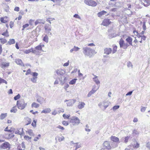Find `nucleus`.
<instances>
[{
	"label": "nucleus",
	"mask_w": 150,
	"mask_h": 150,
	"mask_svg": "<svg viewBox=\"0 0 150 150\" xmlns=\"http://www.w3.org/2000/svg\"><path fill=\"white\" fill-rule=\"evenodd\" d=\"M117 46L116 45L113 46V49L112 50V54H114L117 51Z\"/></svg>",
	"instance_id": "f704fd0d"
},
{
	"label": "nucleus",
	"mask_w": 150,
	"mask_h": 150,
	"mask_svg": "<svg viewBox=\"0 0 150 150\" xmlns=\"http://www.w3.org/2000/svg\"><path fill=\"white\" fill-rule=\"evenodd\" d=\"M99 87L98 88H97L95 89H94V88H93L92 90L90 92H89L88 93V97H89L91 96L93 93H94L98 89Z\"/></svg>",
	"instance_id": "dca6fc26"
},
{
	"label": "nucleus",
	"mask_w": 150,
	"mask_h": 150,
	"mask_svg": "<svg viewBox=\"0 0 150 150\" xmlns=\"http://www.w3.org/2000/svg\"><path fill=\"white\" fill-rule=\"evenodd\" d=\"M112 52V49L109 47H106L104 49V53L107 55H109Z\"/></svg>",
	"instance_id": "9b49d317"
},
{
	"label": "nucleus",
	"mask_w": 150,
	"mask_h": 150,
	"mask_svg": "<svg viewBox=\"0 0 150 150\" xmlns=\"http://www.w3.org/2000/svg\"><path fill=\"white\" fill-rule=\"evenodd\" d=\"M143 30H145L146 29V26L145 25V22H143Z\"/></svg>",
	"instance_id": "4d7b16f0"
},
{
	"label": "nucleus",
	"mask_w": 150,
	"mask_h": 150,
	"mask_svg": "<svg viewBox=\"0 0 150 150\" xmlns=\"http://www.w3.org/2000/svg\"><path fill=\"white\" fill-rule=\"evenodd\" d=\"M38 75V74L36 72H34L33 73V77H37Z\"/></svg>",
	"instance_id": "e2e57ef3"
},
{
	"label": "nucleus",
	"mask_w": 150,
	"mask_h": 150,
	"mask_svg": "<svg viewBox=\"0 0 150 150\" xmlns=\"http://www.w3.org/2000/svg\"><path fill=\"white\" fill-rule=\"evenodd\" d=\"M45 21L43 20L42 19H38L36 20L35 22V25H37L39 23H41L43 24H45Z\"/></svg>",
	"instance_id": "6ab92c4d"
},
{
	"label": "nucleus",
	"mask_w": 150,
	"mask_h": 150,
	"mask_svg": "<svg viewBox=\"0 0 150 150\" xmlns=\"http://www.w3.org/2000/svg\"><path fill=\"white\" fill-rule=\"evenodd\" d=\"M78 143H79L78 142L75 143V144H76V146H75L76 147V148L77 149L80 148L81 147V144H80L79 145H78Z\"/></svg>",
	"instance_id": "052dcab7"
},
{
	"label": "nucleus",
	"mask_w": 150,
	"mask_h": 150,
	"mask_svg": "<svg viewBox=\"0 0 150 150\" xmlns=\"http://www.w3.org/2000/svg\"><path fill=\"white\" fill-rule=\"evenodd\" d=\"M136 35L138 38H140V37L141 38L142 36L141 35V34H140L138 32H137V35Z\"/></svg>",
	"instance_id": "69168bd1"
},
{
	"label": "nucleus",
	"mask_w": 150,
	"mask_h": 150,
	"mask_svg": "<svg viewBox=\"0 0 150 150\" xmlns=\"http://www.w3.org/2000/svg\"><path fill=\"white\" fill-rule=\"evenodd\" d=\"M44 46V45H39L35 47L36 50H42V47Z\"/></svg>",
	"instance_id": "7c9ffc66"
},
{
	"label": "nucleus",
	"mask_w": 150,
	"mask_h": 150,
	"mask_svg": "<svg viewBox=\"0 0 150 150\" xmlns=\"http://www.w3.org/2000/svg\"><path fill=\"white\" fill-rule=\"evenodd\" d=\"M83 53L84 55L89 58L92 57L96 52L95 50L88 47H83Z\"/></svg>",
	"instance_id": "f03ea898"
},
{
	"label": "nucleus",
	"mask_w": 150,
	"mask_h": 150,
	"mask_svg": "<svg viewBox=\"0 0 150 150\" xmlns=\"http://www.w3.org/2000/svg\"><path fill=\"white\" fill-rule=\"evenodd\" d=\"M17 105L18 108L21 110L24 109L26 106L27 103H25L23 100L17 101Z\"/></svg>",
	"instance_id": "7ed1b4c3"
},
{
	"label": "nucleus",
	"mask_w": 150,
	"mask_h": 150,
	"mask_svg": "<svg viewBox=\"0 0 150 150\" xmlns=\"http://www.w3.org/2000/svg\"><path fill=\"white\" fill-rule=\"evenodd\" d=\"M32 51V48H30L29 50H23V52L25 54H28L31 52Z\"/></svg>",
	"instance_id": "c85d7f7f"
},
{
	"label": "nucleus",
	"mask_w": 150,
	"mask_h": 150,
	"mask_svg": "<svg viewBox=\"0 0 150 150\" xmlns=\"http://www.w3.org/2000/svg\"><path fill=\"white\" fill-rule=\"evenodd\" d=\"M94 77L93 78V81L97 85H98L100 83V82L98 78V76L96 75H94Z\"/></svg>",
	"instance_id": "4be33fe9"
},
{
	"label": "nucleus",
	"mask_w": 150,
	"mask_h": 150,
	"mask_svg": "<svg viewBox=\"0 0 150 150\" xmlns=\"http://www.w3.org/2000/svg\"><path fill=\"white\" fill-rule=\"evenodd\" d=\"M146 107H142L141 109V111L142 112H144L146 110Z\"/></svg>",
	"instance_id": "6e6d98bb"
},
{
	"label": "nucleus",
	"mask_w": 150,
	"mask_h": 150,
	"mask_svg": "<svg viewBox=\"0 0 150 150\" xmlns=\"http://www.w3.org/2000/svg\"><path fill=\"white\" fill-rule=\"evenodd\" d=\"M37 78V77H33L31 79V81L33 83H36V79Z\"/></svg>",
	"instance_id": "37998d69"
},
{
	"label": "nucleus",
	"mask_w": 150,
	"mask_h": 150,
	"mask_svg": "<svg viewBox=\"0 0 150 150\" xmlns=\"http://www.w3.org/2000/svg\"><path fill=\"white\" fill-rule=\"evenodd\" d=\"M129 137L128 136L125 137L124 138H122V141H123L124 139V142L125 143H127V142L128 141V140L129 139Z\"/></svg>",
	"instance_id": "2f4dec72"
},
{
	"label": "nucleus",
	"mask_w": 150,
	"mask_h": 150,
	"mask_svg": "<svg viewBox=\"0 0 150 150\" xmlns=\"http://www.w3.org/2000/svg\"><path fill=\"white\" fill-rule=\"evenodd\" d=\"M124 41L122 39H121L120 40L119 42V44L120 48H123L124 45Z\"/></svg>",
	"instance_id": "393cba45"
},
{
	"label": "nucleus",
	"mask_w": 150,
	"mask_h": 150,
	"mask_svg": "<svg viewBox=\"0 0 150 150\" xmlns=\"http://www.w3.org/2000/svg\"><path fill=\"white\" fill-rule=\"evenodd\" d=\"M51 111V110L50 108H47L42 110L41 111V113H47L50 112Z\"/></svg>",
	"instance_id": "a878e982"
},
{
	"label": "nucleus",
	"mask_w": 150,
	"mask_h": 150,
	"mask_svg": "<svg viewBox=\"0 0 150 150\" xmlns=\"http://www.w3.org/2000/svg\"><path fill=\"white\" fill-rule=\"evenodd\" d=\"M125 40L129 45L132 46V38L130 36H128L127 38Z\"/></svg>",
	"instance_id": "a211bd4d"
},
{
	"label": "nucleus",
	"mask_w": 150,
	"mask_h": 150,
	"mask_svg": "<svg viewBox=\"0 0 150 150\" xmlns=\"http://www.w3.org/2000/svg\"><path fill=\"white\" fill-rule=\"evenodd\" d=\"M144 3H143L144 5L146 7H147L150 4V0H143Z\"/></svg>",
	"instance_id": "b1692460"
},
{
	"label": "nucleus",
	"mask_w": 150,
	"mask_h": 150,
	"mask_svg": "<svg viewBox=\"0 0 150 150\" xmlns=\"http://www.w3.org/2000/svg\"><path fill=\"white\" fill-rule=\"evenodd\" d=\"M111 22L108 19H104L102 23V25L104 26H107L111 23Z\"/></svg>",
	"instance_id": "ddd939ff"
},
{
	"label": "nucleus",
	"mask_w": 150,
	"mask_h": 150,
	"mask_svg": "<svg viewBox=\"0 0 150 150\" xmlns=\"http://www.w3.org/2000/svg\"><path fill=\"white\" fill-rule=\"evenodd\" d=\"M110 139V140L112 141L111 142V143L115 144L116 145V147H117L118 144L120 143L119 138L114 136H111Z\"/></svg>",
	"instance_id": "423d86ee"
},
{
	"label": "nucleus",
	"mask_w": 150,
	"mask_h": 150,
	"mask_svg": "<svg viewBox=\"0 0 150 150\" xmlns=\"http://www.w3.org/2000/svg\"><path fill=\"white\" fill-rule=\"evenodd\" d=\"M74 17L76 18L80 19V17L78 14H76L74 15Z\"/></svg>",
	"instance_id": "680f3d73"
},
{
	"label": "nucleus",
	"mask_w": 150,
	"mask_h": 150,
	"mask_svg": "<svg viewBox=\"0 0 150 150\" xmlns=\"http://www.w3.org/2000/svg\"><path fill=\"white\" fill-rule=\"evenodd\" d=\"M116 147V145L109 141H104L102 144L101 150H110Z\"/></svg>",
	"instance_id": "f257e3e1"
},
{
	"label": "nucleus",
	"mask_w": 150,
	"mask_h": 150,
	"mask_svg": "<svg viewBox=\"0 0 150 150\" xmlns=\"http://www.w3.org/2000/svg\"><path fill=\"white\" fill-rule=\"evenodd\" d=\"M11 148V145L8 142H5L2 144L0 146V148L1 149H6L8 148L9 149Z\"/></svg>",
	"instance_id": "6e6552de"
},
{
	"label": "nucleus",
	"mask_w": 150,
	"mask_h": 150,
	"mask_svg": "<svg viewBox=\"0 0 150 150\" xmlns=\"http://www.w3.org/2000/svg\"><path fill=\"white\" fill-rule=\"evenodd\" d=\"M7 116V113H2L0 116V119L3 120Z\"/></svg>",
	"instance_id": "c9c22d12"
},
{
	"label": "nucleus",
	"mask_w": 150,
	"mask_h": 150,
	"mask_svg": "<svg viewBox=\"0 0 150 150\" xmlns=\"http://www.w3.org/2000/svg\"><path fill=\"white\" fill-rule=\"evenodd\" d=\"M29 24H27V23L25 24V25H23V28L22 29V30H24V29L25 28L27 27H28L29 26Z\"/></svg>",
	"instance_id": "5fc2aeb1"
},
{
	"label": "nucleus",
	"mask_w": 150,
	"mask_h": 150,
	"mask_svg": "<svg viewBox=\"0 0 150 150\" xmlns=\"http://www.w3.org/2000/svg\"><path fill=\"white\" fill-rule=\"evenodd\" d=\"M2 83H4L5 84H7V82L4 79H2L0 77V84H1Z\"/></svg>",
	"instance_id": "ea45409f"
},
{
	"label": "nucleus",
	"mask_w": 150,
	"mask_h": 150,
	"mask_svg": "<svg viewBox=\"0 0 150 150\" xmlns=\"http://www.w3.org/2000/svg\"><path fill=\"white\" fill-rule=\"evenodd\" d=\"M13 21H11L10 23V26L11 28H12L13 26Z\"/></svg>",
	"instance_id": "338daca9"
},
{
	"label": "nucleus",
	"mask_w": 150,
	"mask_h": 150,
	"mask_svg": "<svg viewBox=\"0 0 150 150\" xmlns=\"http://www.w3.org/2000/svg\"><path fill=\"white\" fill-rule=\"evenodd\" d=\"M85 104L83 102H80L78 105V107L80 109H82L84 107Z\"/></svg>",
	"instance_id": "412c9836"
},
{
	"label": "nucleus",
	"mask_w": 150,
	"mask_h": 150,
	"mask_svg": "<svg viewBox=\"0 0 150 150\" xmlns=\"http://www.w3.org/2000/svg\"><path fill=\"white\" fill-rule=\"evenodd\" d=\"M64 138L63 136H62L61 137H59L58 140L60 141H61L64 140Z\"/></svg>",
	"instance_id": "774afa93"
},
{
	"label": "nucleus",
	"mask_w": 150,
	"mask_h": 150,
	"mask_svg": "<svg viewBox=\"0 0 150 150\" xmlns=\"http://www.w3.org/2000/svg\"><path fill=\"white\" fill-rule=\"evenodd\" d=\"M76 100L74 99H71L69 100L68 102L67 103V106H71L76 102Z\"/></svg>",
	"instance_id": "4468645a"
},
{
	"label": "nucleus",
	"mask_w": 150,
	"mask_h": 150,
	"mask_svg": "<svg viewBox=\"0 0 150 150\" xmlns=\"http://www.w3.org/2000/svg\"><path fill=\"white\" fill-rule=\"evenodd\" d=\"M76 80L77 79H73L69 82V84L71 85L74 84L76 83Z\"/></svg>",
	"instance_id": "4c0bfd02"
},
{
	"label": "nucleus",
	"mask_w": 150,
	"mask_h": 150,
	"mask_svg": "<svg viewBox=\"0 0 150 150\" xmlns=\"http://www.w3.org/2000/svg\"><path fill=\"white\" fill-rule=\"evenodd\" d=\"M1 42L2 44H4L7 42V40L5 39L2 38L0 39Z\"/></svg>",
	"instance_id": "49530a36"
},
{
	"label": "nucleus",
	"mask_w": 150,
	"mask_h": 150,
	"mask_svg": "<svg viewBox=\"0 0 150 150\" xmlns=\"http://www.w3.org/2000/svg\"><path fill=\"white\" fill-rule=\"evenodd\" d=\"M119 107V105H115L113 107L112 109L114 111H115L116 110L118 109Z\"/></svg>",
	"instance_id": "79ce46f5"
},
{
	"label": "nucleus",
	"mask_w": 150,
	"mask_h": 150,
	"mask_svg": "<svg viewBox=\"0 0 150 150\" xmlns=\"http://www.w3.org/2000/svg\"><path fill=\"white\" fill-rule=\"evenodd\" d=\"M57 128H58L62 130H64V128L63 127L60 125H59L57 127Z\"/></svg>",
	"instance_id": "0e129e2a"
},
{
	"label": "nucleus",
	"mask_w": 150,
	"mask_h": 150,
	"mask_svg": "<svg viewBox=\"0 0 150 150\" xmlns=\"http://www.w3.org/2000/svg\"><path fill=\"white\" fill-rule=\"evenodd\" d=\"M43 40L44 41L46 42H48V37L46 35H45L43 38Z\"/></svg>",
	"instance_id": "58836bf2"
},
{
	"label": "nucleus",
	"mask_w": 150,
	"mask_h": 150,
	"mask_svg": "<svg viewBox=\"0 0 150 150\" xmlns=\"http://www.w3.org/2000/svg\"><path fill=\"white\" fill-rule=\"evenodd\" d=\"M15 43V41L14 39H10L9 41H8V43L9 45H11L12 44H14Z\"/></svg>",
	"instance_id": "473e14b6"
},
{
	"label": "nucleus",
	"mask_w": 150,
	"mask_h": 150,
	"mask_svg": "<svg viewBox=\"0 0 150 150\" xmlns=\"http://www.w3.org/2000/svg\"><path fill=\"white\" fill-rule=\"evenodd\" d=\"M9 64L7 63H2L1 64V68H3L8 66Z\"/></svg>",
	"instance_id": "c756f323"
},
{
	"label": "nucleus",
	"mask_w": 150,
	"mask_h": 150,
	"mask_svg": "<svg viewBox=\"0 0 150 150\" xmlns=\"http://www.w3.org/2000/svg\"><path fill=\"white\" fill-rule=\"evenodd\" d=\"M26 132L28 133L29 135L31 136H34V134L33 133V131L31 129H29V130L27 131Z\"/></svg>",
	"instance_id": "bb28decb"
},
{
	"label": "nucleus",
	"mask_w": 150,
	"mask_h": 150,
	"mask_svg": "<svg viewBox=\"0 0 150 150\" xmlns=\"http://www.w3.org/2000/svg\"><path fill=\"white\" fill-rule=\"evenodd\" d=\"M15 134H18L20 135H22L24 134V132L23 130V128L20 129L19 130L16 131L15 132Z\"/></svg>",
	"instance_id": "aec40b11"
},
{
	"label": "nucleus",
	"mask_w": 150,
	"mask_h": 150,
	"mask_svg": "<svg viewBox=\"0 0 150 150\" xmlns=\"http://www.w3.org/2000/svg\"><path fill=\"white\" fill-rule=\"evenodd\" d=\"M15 62L17 64L19 65L22 67L24 66L22 60L20 59H18L16 60Z\"/></svg>",
	"instance_id": "f3484780"
},
{
	"label": "nucleus",
	"mask_w": 150,
	"mask_h": 150,
	"mask_svg": "<svg viewBox=\"0 0 150 150\" xmlns=\"http://www.w3.org/2000/svg\"><path fill=\"white\" fill-rule=\"evenodd\" d=\"M56 72L58 75V77L62 76L64 75H66L65 74V70L62 69H58L56 70Z\"/></svg>",
	"instance_id": "9d476101"
},
{
	"label": "nucleus",
	"mask_w": 150,
	"mask_h": 150,
	"mask_svg": "<svg viewBox=\"0 0 150 150\" xmlns=\"http://www.w3.org/2000/svg\"><path fill=\"white\" fill-rule=\"evenodd\" d=\"M133 91H130L129 92H128L126 95V96H130L131 95H132V92H133Z\"/></svg>",
	"instance_id": "13d9d810"
},
{
	"label": "nucleus",
	"mask_w": 150,
	"mask_h": 150,
	"mask_svg": "<svg viewBox=\"0 0 150 150\" xmlns=\"http://www.w3.org/2000/svg\"><path fill=\"white\" fill-rule=\"evenodd\" d=\"M43 99L44 98H43L41 97H39L37 99V101L38 102L42 104V103Z\"/></svg>",
	"instance_id": "cd10ccee"
},
{
	"label": "nucleus",
	"mask_w": 150,
	"mask_h": 150,
	"mask_svg": "<svg viewBox=\"0 0 150 150\" xmlns=\"http://www.w3.org/2000/svg\"><path fill=\"white\" fill-rule=\"evenodd\" d=\"M110 103L108 101H104L103 103H100L98 104V106L101 108H102V107L103 106L105 110L109 105Z\"/></svg>",
	"instance_id": "0eeeda50"
},
{
	"label": "nucleus",
	"mask_w": 150,
	"mask_h": 150,
	"mask_svg": "<svg viewBox=\"0 0 150 150\" xmlns=\"http://www.w3.org/2000/svg\"><path fill=\"white\" fill-rule=\"evenodd\" d=\"M127 6H128V7H127V9H128L129 11H130L131 12V13L132 14V11H131V10H130V8L131 7V5L129 4H127Z\"/></svg>",
	"instance_id": "8fccbe9b"
},
{
	"label": "nucleus",
	"mask_w": 150,
	"mask_h": 150,
	"mask_svg": "<svg viewBox=\"0 0 150 150\" xmlns=\"http://www.w3.org/2000/svg\"><path fill=\"white\" fill-rule=\"evenodd\" d=\"M80 122V120L77 117H73L70 118V122L73 125H78Z\"/></svg>",
	"instance_id": "20e7f679"
},
{
	"label": "nucleus",
	"mask_w": 150,
	"mask_h": 150,
	"mask_svg": "<svg viewBox=\"0 0 150 150\" xmlns=\"http://www.w3.org/2000/svg\"><path fill=\"white\" fill-rule=\"evenodd\" d=\"M97 15L98 17H100L104 15H105L106 16H108L109 14L107 13L106 11L103 10L98 13Z\"/></svg>",
	"instance_id": "2eb2a0df"
},
{
	"label": "nucleus",
	"mask_w": 150,
	"mask_h": 150,
	"mask_svg": "<svg viewBox=\"0 0 150 150\" xmlns=\"http://www.w3.org/2000/svg\"><path fill=\"white\" fill-rule=\"evenodd\" d=\"M80 49V48L78 47L74 46L73 48L70 50V52L71 53L73 51L77 52Z\"/></svg>",
	"instance_id": "5701e85b"
},
{
	"label": "nucleus",
	"mask_w": 150,
	"mask_h": 150,
	"mask_svg": "<svg viewBox=\"0 0 150 150\" xmlns=\"http://www.w3.org/2000/svg\"><path fill=\"white\" fill-rule=\"evenodd\" d=\"M84 2L86 4L93 7L96 6L97 4V3L93 0H85Z\"/></svg>",
	"instance_id": "39448f33"
},
{
	"label": "nucleus",
	"mask_w": 150,
	"mask_h": 150,
	"mask_svg": "<svg viewBox=\"0 0 150 150\" xmlns=\"http://www.w3.org/2000/svg\"><path fill=\"white\" fill-rule=\"evenodd\" d=\"M31 106L32 107L37 108L39 106V105L35 102H33L32 103Z\"/></svg>",
	"instance_id": "72a5a7b5"
},
{
	"label": "nucleus",
	"mask_w": 150,
	"mask_h": 150,
	"mask_svg": "<svg viewBox=\"0 0 150 150\" xmlns=\"http://www.w3.org/2000/svg\"><path fill=\"white\" fill-rule=\"evenodd\" d=\"M17 110L16 107V106L13 107L11 110L10 112H11L16 113V112Z\"/></svg>",
	"instance_id": "e433bc0d"
},
{
	"label": "nucleus",
	"mask_w": 150,
	"mask_h": 150,
	"mask_svg": "<svg viewBox=\"0 0 150 150\" xmlns=\"http://www.w3.org/2000/svg\"><path fill=\"white\" fill-rule=\"evenodd\" d=\"M129 44H128V43H124V47H123V49H126L127 47L129 46Z\"/></svg>",
	"instance_id": "c03bdc74"
},
{
	"label": "nucleus",
	"mask_w": 150,
	"mask_h": 150,
	"mask_svg": "<svg viewBox=\"0 0 150 150\" xmlns=\"http://www.w3.org/2000/svg\"><path fill=\"white\" fill-rule=\"evenodd\" d=\"M20 97L21 96L19 94H18L17 95L15 96L14 97V99L15 100H17L19 99L20 98Z\"/></svg>",
	"instance_id": "a18cd8bd"
},
{
	"label": "nucleus",
	"mask_w": 150,
	"mask_h": 150,
	"mask_svg": "<svg viewBox=\"0 0 150 150\" xmlns=\"http://www.w3.org/2000/svg\"><path fill=\"white\" fill-rule=\"evenodd\" d=\"M69 116H70V115H65V114H64L63 115V117L65 119H69Z\"/></svg>",
	"instance_id": "de8ad7c7"
},
{
	"label": "nucleus",
	"mask_w": 150,
	"mask_h": 150,
	"mask_svg": "<svg viewBox=\"0 0 150 150\" xmlns=\"http://www.w3.org/2000/svg\"><path fill=\"white\" fill-rule=\"evenodd\" d=\"M62 123L64 125L66 126H67L69 124L68 122L66 121H63L62 122Z\"/></svg>",
	"instance_id": "3c124183"
},
{
	"label": "nucleus",
	"mask_w": 150,
	"mask_h": 150,
	"mask_svg": "<svg viewBox=\"0 0 150 150\" xmlns=\"http://www.w3.org/2000/svg\"><path fill=\"white\" fill-rule=\"evenodd\" d=\"M45 30L46 31V32L47 33V34L52 35V33L50 32V31L51 30V27L50 26V25H46L45 27Z\"/></svg>",
	"instance_id": "f8f14e48"
},
{
	"label": "nucleus",
	"mask_w": 150,
	"mask_h": 150,
	"mask_svg": "<svg viewBox=\"0 0 150 150\" xmlns=\"http://www.w3.org/2000/svg\"><path fill=\"white\" fill-rule=\"evenodd\" d=\"M0 21L2 23H6L7 22V21L4 20L3 18H0Z\"/></svg>",
	"instance_id": "603ef678"
},
{
	"label": "nucleus",
	"mask_w": 150,
	"mask_h": 150,
	"mask_svg": "<svg viewBox=\"0 0 150 150\" xmlns=\"http://www.w3.org/2000/svg\"><path fill=\"white\" fill-rule=\"evenodd\" d=\"M58 78L61 84L62 85L66 82L67 76V75H64L62 76L58 77Z\"/></svg>",
	"instance_id": "1a4fd4ad"
},
{
	"label": "nucleus",
	"mask_w": 150,
	"mask_h": 150,
	"mask_svg": "<svg viewBox=\"0 0 150 150\" xmlns=\"http://www.w3.org/2000/svg\"><path fill=\"white\" fill-rule=\"evenodd\" d=\"M136 143V145H135L134 144V147L136 148H137L139 147V144L137 143V142H135Z\"/></svg>",
	"instance_id": "bf43d9fd"
},
{
	"label": "nucleus",
	"mask_w": 150,
	"mask_h": 150,
	"mask_svg": "<svg viewBox=\"0 0 150 150\" xmlns=\"http://www.w3.org/2000/svg\"><path fill=\"white\" fill-rule=\"evenodd\" d=\"M36 121L35 120H34L33 121V122L32 123L31 125L33 126L34 127H36Z\"/></svg>",
	"instance_id": "864d4df0"
},
{
	"label": "nucleus",
	"mask_w": 150,
	"mask_h": 150,
	"mask_svg": "<svg viewBox=\"0 0 150 150\" xmlns=\"http://www.w3.org/2000/svg\"><path fill=\"white\" fill-rule=\"evenodd\" d=\"M2 35L4 36H5L6 37H8L9 36V35L8 34V31H7V30H6V32H5L2 34Z\"/></svg>",
	"instance_id": "09e8293b"
},
{
	"label": "nucleus",
	"mask_w": 150,
	"mask_h": 150,
	"mask_svg": "<svg viewBox=\"0 0 150 150\" xmlns=\"http://www.w3.org/2000/svg\"><path fill=\"white\" fill-rule=\"evenodd\" d=\"M127 67L128 68L131 67L132 68L133 67V65L132 64V63L130 62H127Z\"/></svg>",
	"instance_id": "a19ab883"
}]
</instances>
